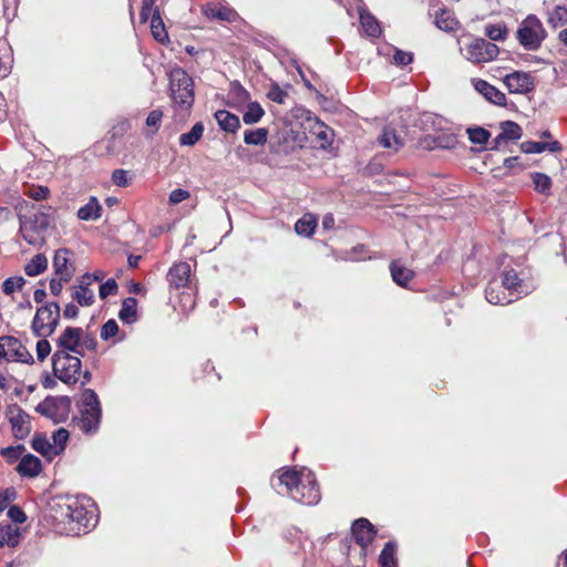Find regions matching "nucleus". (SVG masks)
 Instances as JSON below:
<instances>
[{
	"instance_id": "4",
	"label": "nucleus",
	"mask_w": 567,
	"mask_h": 567,
	"mask_svg": "<svg viewBox=\"0 0 567 567\" xmlns=\"http://www.w3.org/2000/svg\"><path fill=\"white\" fill-rule=\"evenodd\" d=\"M80 416L76 419V426L85 434L97 432L102 417V409L96 393L86 389L78 403Z\"/></svg>"
},
{
	"instance_id": "27",
	"label": "nucleus",
	"mask_w": 567,
	"mask_h": 567,
	"mask_svg": "<svg viewBox=\"0 0 567 567\" xmlns=\"http://www.w3.org/2000/svg\"><path fill=\"white\" fill-rule=\"evenodd\" d=\"M485 298L492 305H508L514 299L504 292L499 286L489 284L485 289Z\"/></svg>"
},
{
	"instance_id": "40",
	"label": "nucleus",
	"mask_w": 567,
	"mask_h": 567,
	"mask_svg": "<svg viewBox=\"0 0 567 567\" xmlns=\"http://www.w3.org/2000/svg\"><path fill=\"white\" fill-rule=\"evenodd\" d=\"M229 97L237 104H244L249 102L250 94L238 81H234L230 83Z\"/></svg>"
},
{
	"instance_id": "55",
	"label": "nucleus",
	"mask_w": 567,
	"mask_h": 567,
	"mask_svg": "<svg viewBox=\"0 0 567 567\" xmlns=\"http://www.w3.org/2000/svg\"><path fill=\"white\" fill-rule=\"evenodd\" d=\"M522 152L526 154H539L545 151L544 142L526 141L520 144Z\"/></svg>"
},
{
	"instance_id": "23",
	"label": "nucleus",
	"mask_w": 567,
	"mask_h": 567,
	"mask_svg": "<svg viewBox=\"0 0 567 567\" xmlns=\"http://www.w3.org/2000/svg\"><path fill=\"white\" fill-rule=\"evenodd\" d=\"M102 214V206L100 205L96 197L91 196L89 202L79 208L78 210V217L81 220H96L101 217Z\"/></svg>"
},
{
	"instance_id": "61",
	"label": "nucleus",
	"mask_w": 567,
	"mask_h": 567,
	"mask_svg": "<svg viewBox=\"0 0 567 567\" xmlns=\"http://www.w3.org/2000/svg\"><path fill=\"white\" fill-rule=\"evenodd\" d=\"M285 537L288 542H290L292 544H295V543L301 544L305 538V535L299 528L291 527V528L287 529Z\"/></svg>"
},
{
	"instance_id": "32",
	"label": "nucleus",
	"mask_w": 567,
	"mask_h": 567,
	"mask_svg": "<svg viewBox=\"0 0 567 567\" xmlns=\"http://www.w3.org/2000/svg\"><path fill=\"white\" fill-rule=\"evenodd\" d=\"M31 446L34 451H37L44 457L55 456L51 442L42 433H37L33 436L31 441Z\"/></svg>"
},
{
	"instance_id": "50",
	"label": "nucleus",
	"mask_w": 567,
	"mask_h": 567,
	"mask_svg": "<svg viewBox=\"0 0 567 567\" xmlns=\"http://www.w3.org/2000/svg\"><path fill=\"white\" fill-rule=\"evenodd\" d=\"M49 194H50L49 188L47 186H41V185H37V186L33 185L25 193V195L33 200L47 199Z\"/></svg>"
},
{
	"instance_id": "51",
	"label": "nucleus",
	"mask_w": 567,
	"mask_h": 567,
	"mask_svg": "<svg viewBox=\"0 0 567 567\" xmlns=\"http://www.w3.org/2000/svg\"><path fill=\"white\" fill-rule=\"evenodd\" d=\"M317 138L322 142V147L330 146L332 143L333 132L323 123L318 125L316 131Z\"/></svg>"
},
{
	"instance_id": "10",
	"label": "nucleus",
	"mask_w": 567,
	"mask_h": 567,
	"mask_svg": "<svg viewBox=\"0 0 567 567\" xmlns=\"http://www.w3.org/2000/svg\"><path fill=\"white\" fill-rule=\"evenodd\" d=\"M103 276L95 275L94 281H100L99 295L102 300L106 299V281H102ZM92 278L89 274L82 276L80 285L72 295L73 299L82 307H89L94 302V291L89 288Z\"/></svg>"
},
{
	"instance_id": "31",
	"label": "nucleus",
	"mask_w": 567,
	"mask_h": 567,
	"mask_svg": "<svg viewBox=\"0 0 567 567\" xmlns=\"http://www.w3.org/2000/svg\"><path fill=\"white\" fill-rule=\"evenodd\" d=\"M360 23L368 37L378 38L381 34L380 24L371 13L361 11Z\"/></svg>"
},
{
	"instance_id": "30",
	"label": "nucleus",
	"mask_w": 567,
	"mask_h": 567,
	"mask_svg": "<svg viewBox=\"0 0 567 567\" xmlns=\"http://www.w3.org/2000/svg\"><path fill=\"white\" fill-rule=\"evenodd\" d=\"M501 130L502 132L497 135V140L518 141L523 135L522 127L513 121L502 122Z\"/></svg>"
},
{
	"instance_id": "48",
	"label": "nucleus",
	"mask_w": 567,
	"mask_h": 567,
	"mask_svg": "<svg viewBox=\"0 0 567 567\" xmlns=\"http://www.w3.org/2000/svg\"><path fill=\"white\" fill-rule=\"evenodd\" d=\"M267 97L278 104H284L288 93L284 91L278 83H272L268 90Z\"/></svg>"
},
{
	"instance_id": "45",
	"label": "nucleus",
	"mask_w": 567,
	"mask_h": 567,
	"mask_svg": "<svg viewBox=\"0 0 567 567\" xmlns=\"http://www.w3.org/2000/svg\"><path fill=\"white\" fill-rule=\"evenodd\" d=\"M162 120L163 112L161 110H153L148 113L146 117V126L151 128V132L146 134L147 136H152L157 133L161 127Z\"/></svg>"
},
{
	"instance_id": "52",
	"label": "nucleus",
	"mask_w": 567,
	"mask_h": 567,
	"mask_svg": "<svg viewBox=\"0 0 567 567\" xmlns=\"http://www.w3.org/2000/svg\"><path fill=\"white\" fill-rule=\"evenodd\" d=\"M111 177L113 183L118 187H126L132 181V178L128 176V172L125 169L113 171Z\"/></svg>"
},
{
	"instance_id": "54",
	"label": "nucleus",
	"mask_w": 567,
	"mask_h": 567,
	"mask_svg": "<svg viewBox=\"0 0 567 567\" xmlns=\"http://www.w3.org/2000/svg\"><path fill=\"white\" fill-rule=\"evenodd\" d=\"M131 128V123L127 118H117L112 125V137L124 135Z\"/></svg>"
},
{
	"instance_id": "43",
	"label": "nucleus",
	"mask_w": 567,
	"mask_h": 567,
	"mask_svg": "<svg viewBox=\"0 0 567 567\" xmlns=\"http://www.w3.org/2000/svg\"><path fill=\"white\" fill-rule=\"evenodd\" d=\"M468 140L473 144L484 145L491 137V133L483 127H470L467 128Z\"/></svg>"
},
{
	"instance_id": "60",
	"label": "nucleus",
	"mask_w": 567,
	"mask_h": 567,
	"mask_svg": "<svg viewBox=\"0 0 567 567\" xmlns=\"http://www.w3.org/2000/svg\"><path fill=\"white\" fill-rule=\"evenodd\" d=\"M189 197V193L185 189L177 188L171 192L168 200L172 205H177Z\"/></svg>"
},
{
	"instance_id": "24",
	"label": "nucleus",
	"mask_w": 567,
	"mask_h": 567,
	"mask_svg": "<svg viewBox=\"0 0 567 567\" xmlns=\"http://www.w3.org/2000/svg\"><path fill=\"white\" fill-rule=\"evenodd\" d=\"M458 21L454 13L446 8H440L435 11V25L443 31H454L457 28Z\"/></svg>"
},
{
	"instance_id": "13",
	"label": "nucleus",
	"mask_w": 567,
	"mask_h": 567,
	"mask_svg": "<svg viewBox=\"0 0 567 567\" xmlns=\"http://www.w3.org/2000/svg\"><path fill=\"white\" fill-rule=\"evenodd\" d=\"M0 348L3 351V357L11 361L32 363L33 357L28 349L20 342L19 339L11 336L0 337Z\"/></svg>"
},
{
	"instance_id": "64",
	"label": "nucleus",
	"mask_w": 567,
	"mask_h": 567,
	"mask_svg": "<svg viewBox=\"0 0 567 567\" xmlns=\"http://www.w3.org/2000/svg\"><path fill=\"white\" fill-rule=\"evenodd\" d=\"M79 316V308L74 303H68L63 310V317L65 319H74Z\"/></svg>"
},
{
	"instance_id": "56",
	"label": "nucleus",
	"mask_w": 567,
	"mask_h": 567,
	"mask_svg": "<svg viewBox=\"0 0 567 567\" xmlns=\"http://www.w3.org/2000/svg\"><path fill=\"white\" fill-rule=\"evenodd\" d=\"M206 14L215 17L221 21H231L235 17V11L228 8L210 9L209 12L206 11Z\"/></svg>"
},
{
	"instance_id": "42",
	"label": "nucleus",
	"mask_w": 567,
	"mask_h": 567,
	"mask_svg": "<svg viewBox=\"0 0 567 567\" xmlns=\"http://www.w3.org/2000/svg\"><path fill=\"white\" fill-rule=\"evenodd\" d=\"M532 179L534 183L535 189L540 194H547L551 187V179L544 173H533Z\"/></svg>"
},
{
	"instance_id": "26",
	"label": "nucleus",
	"mask_w": 567,
	"mask_h": 567,
	"mask_svg": "<svg viewBox=\"0 0 567 567\" xmlns=\"http://www.w3.org/2000/svg\"><path fill=\"white\" fill-rule=\"evenodd\" d=\"M317 218L312 214H306L295 224V231L303 237H311L317 227Z\"/></svg>"
},
{
	"instance_id": "28",
	"label": "nucleus",
	"mask_w": 567,
	"mask_h": 567,
	"mask_svg": "<svg viewBox=\"0 0 567 567\" xmlns=\"http://www.w3.org/2000/svg\"><path fill=\"white\" fill-rule=\"evenodd\" d=\"M390 271L393 281L401 287H406L409 281L414 276V272L412 270L399 265L395 261L391 262Z\"/></svg>"
},
{
	"instance_id": "35",
	"label": "nucleus",
	"mask_w": 567,
	"mask_h": 567,
	"mask_svg": "<svg viewBox=\"0 0 567 567\" xmlns=\"http://www.w3.org/2000/svg\"><path fill=\"white\" fill-rule=\"evenodd\" d=\"M151 31L153 38L157 42L165 43L168 41V33L165 29L159 11H155L154 18L151 19Z\"/></svg>"
},
{
	"instance_id": "2",
	"label": "nucleus",
	"mask_w": 567,
	"mask_h": 567,
	"mask_svg": "<svg viewBox=\"0 0 567 567\" xmlns=\"http://www.w3.org/2000/svg\"><path fill=\"white\" fill-rule=\"evenodd\" d=\"M271 484L279 494L288 495L303 505H316L321 497L315 473L307 468L287 470L272 478Z\"/></svg>"
},
{
	"instance_id": "5",
	"label": "nucleus",
	"mask_w": 567,
	"mask_h": 567,
	"mask_svg": "<svg viewBox=\"0 0 567 567\" xmlns=\"http://www.w3.org/2000/svg\"><path fill=\"white\" fill-rule=\"evenodd\" d=\"M52 369L54 377L62 382L76 383L81 372V360L64 350H56L52 355Z\"/></svg>"
},
{
	"instance_id": "44",
	"label": "nucleus",
	"mask_w": 567,
	"mask_h": 567,
	"mask_svg": "<svg viewBox=\"0 0 567 567\" xmlns=\"http://www.w3.org/2000/svg\"><path fill=\"white\" fill-rule=\"evenodd\" d=\"M24 284L22 276L9 277L2 282V291L4 295H12L16 290H21Z\"/></svg>"
},
{
	"instance_id": "25",
	"label": "nucleus",
	"mask_w": 567,
	"mask_h": 567,
	"mask_svg": "<svg viewBox=\"0 0 567 567\" xmlns=\"http://www.w3.org/2000/svg\"><path fill=\"white\" fill-rule=\"evenodd\" d=\"M118 318L123 323L127 324L137 321V300L134 297H127L122 301Z\"/></svg>"
},
{
	"instance_id": "16",
	"label": "nucleus",
	"mask_w": 567,
	"mask_h": 567,
	"mask_svg": "<svg viewBox=\"0 0 567 567\" xmlns=\"http://www.w3.org/2000/svg\"><path fill=\"white\" fill-rule=\"evenodd\" d=\"M71 250L68 248H60L55 251L53 257V269L55 277H60L61 280L70 281L74 274V268L70 264Z\"/></svg>"
},
{
	"instance_id": "20",
	"label": "nucleus",
	"mask_w": 567,
	"mask_h": 567,
	"mask_svg": "<svg viewBox=\"0 0 567 567\" xmlns=\"http://www.w3.org/2000/svg\"><path fill=\"white\" fill-rule=\"evenodd\" d=\"M475 90L482 94L488 102L503 106L506 104L505 94L494 85L489 84L485 80L474 79L472 80Z\"/></svg>"
},
{
	"instance_id": "39",
	"label": "nucleus",
	"mask_w": 567,
	"mask_h": 567,
	"mask_svg": "<svg viewBox=\"0 0 567 567\" xmlns=\"http://www.w3.org/2000/svg\"><path fill=\"white\" fill-rule=\"evenodd\" d=\"M69 437H70L69 431L63 427H60L52 433V443L51 444L54 450V455H59L64 451L65 445L69 441Z\"/></svg>"
},
{
	"instance_id": "17",
	"label": "nucleus",
	"mask_w": 567,
	"mask_h": 567,
	"mask_svg": "<svg viewBox=\"0 0 567 567\" xmlns=\"http://www.w3.org/2000/svg\"><path fill=\"white\" fill-rule=\"evenodd\" d=\"M82 334V328L68 327L56 340V344L60 348V350H64L68 353L73 352L76 354H81L79 348Z\"/></svg>"
},
{
	"instance_id": "38",
	"label": "nucleus",
	"mask_w": 567,
	"mask_h": 567,
	"mask_svg": "<svg viewBox=\"0 0 567 567\" xmlns=\"http://www.w3.org/2000/svg\"><path fill=\"white\" fill-rule=\"evenodd\" d=\"M396 545L394 542H388L379 556L380 567H396L395 558Z\"/></svg>"
},
{
	"instance_id": "15",
	"label": "nucleus",
	"mask_w": 567,
	"mask_h": 567,
	"mask_svg": "<svg viewBox=\"0 0 567 567\" xmlns=\"http://www.w3.org/2000/svg\"><path fill=\"white\" fill-rule=\"evenodd\" d=\"M503 82L509 93L513 94H527L535 89V81L532 74L523 71H514L507 74Z\"/></svg>"
},
{
	"instance_id": "6",
	"label": "nucleus",
	"mask_w": 567,
	"mask_h": 567,
	"mask_svg": "<svg viewBox=\"0 0 567 567\" xmlns=\"http://www.w3.org/2000/svg\"><path fill=\"white\" fill-rule=\"evenodd\" d=\"M60 305L56 301L48 302L38 308L32 320V332L37 337H50L59 326Z\"/></svg>"
},
{
	"instance_id": "22",
	"label": "nucleus",
	"mask_w": 567,
	"mask_h": 567,
	"mask_svg": "<svg viewBox=\"0 0 567 567\" xmlns=\"http://www.w3.org/2000/svg\"><path fill=\"white\" fill-rule=\"evenodd\" d=\"M215 118L219 127L229 133H236L240 127L239 117L226 110H218L215 113Z\"/></svg>"
},
{
	"instance_id": "47",
	"label": "nucleus",
	"mask_w": 567,
	"mask_h": 567,
	"mask_svg": "<svg viewBox=\"0 0 567 567\" xmlns=\"http://www.w3.org/2000/svg\"><path fill=\"white\" fill-rule=\"evenodd\" d=\"M393 63L398 66H406L413 62V53L393 48Z\"/></svg>"
},
{
	"instance_id": "29",
	"label": "nucleus",
	"mask_w": 567,
	"mask_h": 567,
	"mask_svg": "<svg viewBox=\"0 0 567 567\" xmlns=\"http://www.w3.org/2000/svg\"><path fill=\"white\" fill-rule=\"evenodd\" d=\"M269 131L266 127L256 130H246L244 132V143L247 145L262 146L267 143Z\"/></svg>"
},
{
	"instance_id": "62",
	"label": "nucleus",
	"mask_w": 567,
	"mask_h": 567,
	"mask_svg": "<svg viewBox=\"0 0 567 567\" xmlns=\"http://www.w3.org/2000/svg\"><path fill=\"white\" fill-rule=\"evenodd\" d=\"M16 491L13 488H7L0 492V513L3 512L8 504L14 498Z\"/></svg>"
},
{
	"instance_id": "19",
	"label": "nucleus",
	"mask_w": 567,
	"mask_h": 567,
	"mask_svg": "<svg viewBox=\"0 0 567 567\" xmlns=\"http://www.w3.org/2000/svg\"><path fill=\"white\" fill-rule=\"evenodd\" d=\"M502 285L508 291V296L515 297L516 299L529 293V288L514 269L504 271Z\"/></svg>"
},
{
	"instance_id": "8",
	"label": "nucleus",
	"mask_w": 567,
	"mask_h": 567,
	"mask_svg": "<svg viewBox=\"0 0 567 567\" xmlns=\"http://www.w3.org/2000/svg\"><path fill=\"white\" fill-rule=\"evenodd\" d=\"M19 231L23 239L34 245L37 243V235L45 231L50 225V216L45 213L38 212L31 216L19 214Z\"/></svg>"
},
{
	"instance_id": "58",
	"label": "nucleus",
	"mask_w": 567,
	"mask_h": 567,
	"mask_svg": "<svg viewBox=\"0 0 567 567\" xmlns=\"http://www.w3.org/2000/svg\"><path fill=\"white\" fill-rule=\"evenodd\" d=\"M42 338L43 339H41L37 342V358L41 362L44 361L51 352V344L45 339L47 337H42Z\"/></svg>"
},
{
	"instance_id": "37",
	"label": "nucleus",
	"mask_w": 567,
	"mask_h": 567,
	"mask_svg": "<svg viewBox=\"0 0 567 567\" xmlns=\"http://www.w3.org/2000/svg\"><path fill=\"white\" fill-rule=\"evenodd\" d=\"M379 143L384 148H392L394 151H398L402 147L403 142L398 136L395 131L393 128H384L382 135L379 137Z\"/></svg>"
},
{
	"instance_id": "33",
	"label": "nucleus",
	"mask_w": 567,
	"mask_h": 567,
	"mask_svg": "<svg viewBox=\"0 0 567 567\" xmlns=\"http://www.w3.org/2000/svg\"><path fill=\"white\" fill-rule=\"evenodd\" d=\"M47 267V257L43 254H38L24 266V272L29 277H35L44 272Z\"/></svg>"
},
{
	"instance_id": "3",
	"label": "nucleus",
	"mask_w": 567,
	"mask_h": 567,
	"mask_svg": "<svg viewBox=\"0 0 567 567\" xmlns=\"http://www.w3.org/2000/svg\"><path fill=\"white\" fill-rule=\"evenodd\" d=\"M171 99L176 110L189 112L195 101L194 81L182 68H175L169 73Z\"/></svg>"
},
{
	"instance_id": "34",
	"label": "nucleus",
	"mask_w": 567,
	"mask_h": 567,
	"mask_svg": "<svg viewBox=\"0 0 567 567\" xmlns=\"http://www.w3.org/2000/svg\"><path fill=\"white\" fill-rule=\"evenodd\" d=\"M264 115L265 111L258 102H248L243 114V122L247 125H252L258 123Z\"/></svg>"
},
{
	"instance_id": "9",
	"label": "nucleus",
	"mask_w": 567,
	"mask_h": 567,
	"mask_svg": "<svg viewBox=\"0 0 567 567\" xmlns=\"http://www.w3.org/2000/svg\"><path fill=\"white\" fill-rule=\"evenodd\" d=\"M71 410V399L66 395L47 396L40 402L35 411L54 421V423L63 422L68 417Z\"/></svg>"
},
{
	"instance_id": "63",
	"label": "nucleus",
	"mask_w": 567,
	"mask_h": 567,
	"mask_svg": "<svg viewBox=\"0 0 567 567\" xmlns=\"http://www.w3.org/2000/svg\"><path fill=\"white\" fill-rule=\"evenodd\" d=\"M63 282H65L64 280H61L60 277H53L50 279V292L55 296V297H59L62 292V289H63Z\"/></svg>"
},
{
	"instance_id": "36",
	"label": "nucleus",
	"mask_w": 567,
	"mask_h": 567,
	"mask_svg": "<svg viewBox=\"0 0 567 567\" xmlns=\"http://www.w3.org/2000/svg\"><path fill=\"white\" fill-rule=\"evenodd\" d=\"M203 133L204 125L202 122H197L193 125L189 132L183 133L179 136V144L182 146H193L202 138Z\"/></svg>"
},
{
	"instance_id": "53",
	"label": "nucleus",
	"mask_w": 567,
	"mask_h": 567,
	"mask_svg": "<svg viewBox=\"0 0 567 567\" xmlns=\"http://www.w3.org/2000/svg\"><path fill=\"white\" fill-rule=\"evenodd\" d=\"M507 30L505 27L501 25H487L486 27V35L489 40L493 41H502L506 38Z\"/></svg>"
},
{
	"instance_id": "21",
	"label": "nucleus",
	"mask_w": 567,
	"mask_h": 567,
	"mask_svg": "<svg viewBox=\"0 0 567 567\" xmlns=\"http://www.w3.org/2000/svg\"><path fill=\"white\" fill-rule=\"evenodd\" d=\"M42 470V463L39 457L33 454H27L21 457L17 472L23 477H35Z\"/></svg>"
},
{
	"instance_id": "11",
	"label": "nucleus",
	"mask_w": 567,
	"mask_h": 567,
	"mask_svg": "<svg viewBox=\"0 0 567 567\" xmlns=\"http://www.w3.org/2000/svg\"><path fill=\"white\" fill-rule=\"evenodd\" d=\"M6 416L11 425V431L17 440H24L31 432L30 415L18 404L8 406Z\"/></svg>"
},
{
	"instance_id": "18",
	"label": "nucleus",
	"mask_w": 567,
	"mask_h": 567,
	"mask_svg": "<svg viewBox=\"0 0 567 567\" xmlns=\"http://www.w3.org/2000/svg\"><path fill=\"white\" fill-rule=\"evenodd\" d=\"M355 542L362 547L367 548L375 537V529L367 518H359L354 520L351 528Z\"/></svg>"
},
{
	"instance_id": "59",
	"label": "nucleus",
	"mask_w": 567,
	"mask_h": 567,
	"mask_svg": "<svg viewBox=\"0 0 567 567\" xmlns=\"http://www.w3.org/2000/svg\"><path fill=\"white\" fill-rule=\"evenodd\" d=\"M8 516L13 523H24L27 519V515L17 505H12L8 509Z\"/></svg>"
},
{
	"instance_id": "12",
	"label": "nucleus",
	"mask_w": 567,
	"mask_h": 567,
	"mask_svg": "<svg viewBox=\"0 0 567 567\" xmlns=\"http://www.w3.org/2000/svg\"><path fill=\"white\" fill-rule=\"evenodd\" d=\"M498 52V47L485 39L474 40L465 50L466 59L476 63L492 61Z\"/></svg>"
},
{
	"instance_id": "57",
	"label": "nucleus",
	"mask_w": 567,
	"mask_h": 567,
	"mask_svg": "<svg viewBox=\"0 0 567 567\" xmlns=\"http://www.w3.org/2000/svg\"><path fill=\"white\" fill-rule=\"evenodd\" d=\"M435 146L440 148H452L457 143L456 136L453 134L439 135L434 140Z\"/></svg>"
},
{
	"instance_id": "1",
	"label": "nucleus",
	"mask_w": 567,
	"mask_h": 567,
	"mask_svg": "<svg viewBox=\"0 0 567 567\" xmlns=\"http://www.w3.org/2000/svg\"><path fill=\"white\" fill-rule=\"evenodd\" d=\"M51 516L58 525H68V533L86 534L97 523L96 507L85 496H65L51 505Z\"/></svg>"
},
{
	"instance_id": "14",
	"label": "nucleus",
	"mask_w": 567,
	"mask_h": 567,
	"mask_svg": "<svg viewBox=\"0 0 567 567\" xmlns=\"http://www.w3.org/2000/svg\"><path fill=\"white\" fill-rule=\"evenodd\" d=\"M166 279L171 288L181 289V288H190L195 291L197 290V286L194 285L192 280V267L186 261H181L174 264L167 271Z\"/></svg>"
},
{
	"instance_id": "49",
	"label": "nucleus",
	"mask_w": 567,
	"mask_h": 567,
	"mask_svg": "<svg viewBox=\"0 0 567 567\" xmlns=\"http://www.w3.org/2000/svg\"><path fill=\"white\" fill-rule=\"evenodd\" d=\"M157 0H143L142 10H141V20L146 22L148 19L154 18L155 11H159L157 7H155V2Z\"/></svg>"
},
{
	"instance_id": "46",
	"label": "nucleus",
	"mask_w": 567,
	"mask_h": 567,
	"mask_svg": "<svg viewBox=\"0 0 567 567\" xmlns=\"http://www.w3.org/2000/svg\"><path fill=\"white\" fill-rule=\"evenodd\" d=\"M25 447L22 444H18L16 446H7L0 450V454L7 460L8 463H13L20 457H22V453Z\"/></svg>"
},
{
	"instance_id": "7",
	"label": "nucleus",
	"mask_w": 567,
	"mask_h": 567,
	"mask_svg": "<svg viewBox=\"0 0 567 567\" xmlns=\"http://www.w3.org/2000/svg\"><path fill=\"white\" fill-rule=\"evenodd\" d=\"M547 33L542 21L535 16H527L517 30V39L526 50H537Z\"/></svg>"
},
{
	"instance_id": "41",
	"label": "nucleus",
	"mask_w": 567,
	"mask_h": 567,
	"mask_svg": "<svg viewBox=\"0 0 567 567\" xmlns=\"http://www.w3.org/2000/svg\"><path fill=\"white\" fill-rule=\"evenodd\" d=\"M548 23L553 28L567 24V8L564 6H556L548 16Z\"/></svg>"
}]
</instances>
